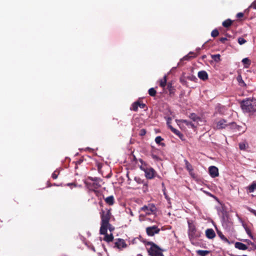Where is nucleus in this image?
I'll use <instances>...</instances> for the list:
<instances>
[{"mask_svg":"<svg viewBox=\"0 0 256 256\" xmlns=\"http://www.w3.org/2000/svg\"><path fill=\"white\" fill-rule=\"evenodd\" d=\"M240 106L244 112H256V100L250 98L243 100L240 103Z\"/></svg>","mask_w":256,"mask_h":256,"instance_id":"1","label":"nucleus"},{"mask_svg":"<svg viewBox=\"0 0 256 256\" xmlns=\"http://www.w3.org/2000/svg\"><path fill=\"white\" fill-rule=\"evenodd\" d=\"M148 246H150V248L148 250V252L150 256H164L162 253V250L156 244L152 242H148L146 244Z\"/></svg>","mask_w":256,"mask_h":256,"instance_id":"2","label":"nucleus"},{"mask_svg":"<svg viewBox=\"0 0 256 256\" xmlns=\"http://www.w3.org/2000/svg\"><path fill=\"white\" fill-rule=\"evenodd\" d=\"M188 236L190 240H192L200 238L201 236V232L196 230L195 226L189 222H188Z\"/></svg>","mask_w":256,"mask_h":256,"instance_id":"3","label":"nucleus"},{"mask_svg":"<svg viewBox=\"0 0 256 256\" xmlns=\"http://www.w3.org/2000/svg\"><path fill=\"white\" fill-rule=\"evenodd\" d=\"M140 210L141 211L145 212L146 214L150 215L156 212V208L154 204H150L147 206H143Z\"/></svg>","mask_w":256,"mask_h":256,"instance_id":"4","label":"nucleus"},{"mask_svg":"<svg viewBox=\"0 0 256 256\" xmlns=\"http://www.w3.org/2000/svg\"><path fill=\"white\" fill-rule=\"evenodd\" d=\"M101 183L102 182H88L87 180L84 182L86 186L90 191H93L101 187Z\"/></svg>","mask_w":256,"mask_h":256,"instance_id":"5","label":"nucleus"},{"mask_svg":"<svg viewBox=\"0 0 256 256\" xmlns=\"http://www.w3.org/2000/svg\"><path fill=\"white\" fill-rule=\"evenodd\" d=\"M111 214L110 210H102L101 219L102 223L104 224H110V218Z\"/></svg>","mask_w":256,"mask_h":256,"instance_id":"6","label":"nucleus"},{"mask_svg":"<svg viewBox=\"0 0 256 256\" xmlns=\"http://www.w3.org/2000/svg\"><path fill=\"white\" fill-rule=\"evenodd\" d=\"M160 232V229L156 226H148L146 228V234L150 236H152L155 234H158Z\"/></svg>","mask_w":256,"mask_h":256,"instance_id":"7","label":"nucleus"},{"mask_svg":"<svg viewBox=\"0 0 256 256\" xmlns=\"http://www.w3.org/2000/svg\"><path fill=\"white\" fill-rule=\"evenodd\" d=\"M145 176L147 179H152L154 178L156 174V172L152 167L150 166L148 168L144 171Z\"/></svg>","mask_w":256,"mask_h":256,"instance_id":"8","label":"nucleus"},{"mask_svg":"<svg viewBox=\"0 0 256 256\" xmlns=\"http://www.w3.org/2000/svg\"><path fill=\"white\" fill-rule=\"evenodd\" d=\"M228 126V124H226V121L224 119H221L216 122V128L218 130H221L225 128Z\"/></svg>","mask_w":256,"mask_h":256,"instance_id":"9","label":"nucleus"},{"mask_svg":"<svg viewBox=\"0 0 256 256\" xmlns=\"http://www.w3.org/2000/svg\"><path fill=\"white\" fill-rule=\"evenodd\" d=\"M208 172H209L210 175L212 178L217 177L219 175L218 170L215 166H210L208 168Z\"/></svg>","mask_w":256,"mask_h":256,"instance_id":"10","label":"nucleus"},{"mask_svg":"<svg viewBox=\"0 0 256 256\" xmlns=\"http://www.w3.org/2000/svg\"><path fill=\"white\" fill-rule=\"evenodd\" d=\"M115 247H116L118 249H122V248H126L127 246V244L125 241L121 238H118L114 244Z\"/></svg>","mask_w":256,"mask_h":256,"instance_id":"11","label":"nucleus"},{"mask_svg":"<svg viewBox=\"0 0 256 256\" xmlns=\"http://www.w3.org/2000/svg\"><path fill=\"white\" fill-rule=\"evenodd\" d=\"M185 165H186V169L188 171L190 174L192 176L193 178L194 177V174L193 172V168L192 164L188 162V160H184Z\"/></svg>","mask_w":256,"mask_h":256,"instance_id":"12","label":"nucleus"},{"mask_svg":"<svg viewBox=\"0 0 256 256\" xmlns=\"http://www.w3.org/2000/svg\"><path fill=\"white\" fill-rule=\"evenodd\" d=\"M108 226H110V224H104L101 222V226L100 228V232L101 234H107V230Z\"/></svg>","mask_w":256,"mask_h":256,"instance_id":"13","label":"nucleus"},{"mask_svg":"<svg viewBox=\"0 0 256 256\" xmlns=\"http://www.w3.org/2000/svg\"><path fill=\"white\" fill-rule=\"evenodd\" d=\"M169 128L172 130V132L178 136L180 140H184V134L182 133H181L178 130L174 128L172 126H169Z\"/></svg>","mask_w":256,"mask_h":256,"instance_id":"14","label":"nucleus"},{"mask_svg":"<svg viewBox=\"0 0 256 256\" xmlns=\"http://www.w3.org/2000/svg\"><path fill=\"white\" fill-rule=\"evenodd\" d=\"M206 236L209 239H212L216 236L214 231L212 228H208L206 230Z\"/></svg>","mask_w":256,"mask_h":256,"instance_id":"15","label":"nucleus"},{"mask_svg":"<svg viewBox=\"0 0 256 256\" xmlns=\"http://www.w3.org/2000/svg\"><path fill=\"white\" fill-rule=\"evenodd\" d=\"M198 77L202 80H206L208 79V73L204 70L200 71L198 74Z\"/></svg>","mask_w":256,"mask_h":256,"instance_id":"16","label":"nucleus"},{"mask_svg":"<svg viewBox=\"0 0 256 256\" xmlns=\"http://www.w3.org/2000/svg\"><path fill=\"white\" fill-rule=\"evenodd\" d=\"M138 162L140 163V164L139 165V166L142 170L144 172L145 170H146L150 167L148 164L145 162H144L142 159H138Z\"/></svg>","mask_w":256,"mask_h":256,"instance_id":"17","label":"nucleus"},{"mask_svg":"<svg viewBox=\"0 0 256 256\" xmlns=\"http://www.w3.org/2000/svg\"><path fill=\"white\" fill-rule=\"evenodd\" d=\"M235 248L240 250H246L248 249V246L240 242H236L234 244Z\"/></svg>","mask_w":256,"mask_h":256,"instance_id":"18","label":"nucleus"},{"mask_svg":"<svg viewBox=\"0 0 256 256\" xmlns=\"http://www.w3.org/2000/svg\"><path fill=\"white\" fill-rule=\"evenodd\" d=\"M167 88L169 92V94L170 96H173L174 94L176 89L174 86H172V84L168 83L167 85Z\"/></svg>","mask_w":256,"mask_h":256,"instance_id":"19","label":"nucleus"},{"mask_svg":"<svg viewBox=\"0 0 256 256\" xmlns=\"http://www.w3.org/2000/svg\"><path fill=\"white\" fill-rule=\"evenodd\" d=\"M106 202L109 206H112L114 203V198L113 196H110L104 199Z\"/></svg>","mask_w":256,"mask_h":256,"instance_id":"20","label":"nucleus"},{"mask_svg":"<svg viewBox=\"0 0 256 256\" xmlns=\"http://www.w3.org/2000/svg\"><path fill=\"white\" fill-rule=\"evenodd\" d=\"M232 20L228 18L224 21L222 23V25L226 28H228L232 26Z\"/></svg>","mask_w":256,"mask_h":256,"instance_id":"21","label":"nucleus"},{"mask_svg":"<svg viewBox=\"0 0 256 256\" xmlns=\"http://www.w3.org/2000/svg\"><path fill=\"white\" fill-rule=\"evenodd\" d=\"M244 228L246 232V234L248 235V236L252 240H255L256 238L252 234L250 229L246 225L243 224Z\"/></svg>","mask_w":256,"mask_h":256,"instance_id":"22","label":"nucleus"},{"mask_svg":"<svg viewBox=\"0 0 256 256\" xmlns=\"http://www.w3.org/2000/svg\"><path fill=\"white\" fill-rule=\"evenodd\" d=\"M236 80L238 82V84L240 86H245V87L246 86V84L243 80L241 75H238L236 78Z\"/></svg>","mask_w":256,"mask_h":256,"instance_id":"23","label":"nucleus"},{"mask_svg":"<svg viewBox=\"0 0 256 256\" xmlns=\"http://www.w3.org/2000/svg\"><path fill=\"white\" fill-rule=\"evenodd\" d=\"M167 76H164L162 79H160L159 81L160 86L162 88H164L166 84Z\"/></svg>","mask_w":256,"mask_h":256,"instance_id":"24","label":"nucleus"},{"mask_svg":"<svg viewBox=\"0 0 256 256\" xmlns=\"http://www.w3.org/2000/svg\"><path fill=\"white\" fill-rule=\"evenodd\" d=\"M104 240L108 242H111L114 240V236L112 234H110L108 235V234H104Z\"/></svg>","mask_w":256,"mask_h":256,"instance_id":"25","label":"nucleus"},{"mask_svg":"<svg viewBox=\"0 0 256 256\" xmlns=\"http://www.w3.org/2000/svg\"><path fill=\"white\" fill-rule=\"evenodd\" d=\"M247 189L248 192H253L255 190H256V183L252 182V184L247 187Z\"/></svg>","mask_w":256,"mask_h":256,"instance_id":"26","label":"nucleus"},{"mask_svg":"<svg viewBox=\"0 0 256 256\" xmlns=\"http://www.w3.org/2000/svg\"><path fill=\"white\" fill-rule=\"evenodd\" d=\"M242 62L244 64L245 68H248L251 64L250 60L247 58L242 59Z\"/></svg>","mask_w":256,"mask_h":256,"instance_id":"27","label":"nucleus"},{"mask_svg":"<svg viewBox=\"0 0 256 256\" xmlns=\"http://www.w3.org/2000/svg\"><path fill=\"white\" fill-rule=\"evenodd\" d=\"M163 140H164V139L160 136H158L155 138V142L157 144H158L160 146H165V144L164 143L161 142Z\"/></svg>","mask_w":256,"mask_h":256,"instance_id":"28","label":"nucleus"},{"mask_svg":"<svg viewBox=\"0 0 256 256\" xmlns=\"http://www.w3.org/2000/svg\"><path fill=\"white\" fill-rule=\"evenodd\" d=\"M196 253L200 256H206L210 253V252L206 250H198Z\"/></svg>","mask_w":256,"mask_h":256,"instance_id":"29","label":"nucleus"},{"mask_svg":"<svg viewBox=\"0 0 256 256\" xmlns=\"http://www.w3.org/2000/svg\"><path fill=\"white\" fill-rule=\"evenodd\" d=\"M88 180H91V182H102V180L100 178H97V177H94V178H92V177H91V176H89L88 178Z\"/></svg>","mask_w":256,"mask_h":256,"instance_id":"30","label":"nucleus"},{"mask_svg":"<svg viewBox=\"0 0 256 256\" xmlns=\"http://www.w3.org/2000/svg\"><path fill=\"white\" fill-rule=\"evenodd\" d=\"M138 100L134 102L132 104V106L130 108V110H132L134 112H136L138 109Z\"/></svg>","mask_w":256,"mask_h":256,"instance_id":"31","label":"nucleus"},{"mask_svg":"<svg viewBox=\"0 0 256 256\" xmlns=\"http://www.w3.org/2000/svg\"><path fill=\"white\" fill-rule=\"evenodd\" d=\"M180 122L188 126H190L192 128H194L195 127L194 124H192L191 122L188 121V120H180Z\"/></svg>","mask_w":256,"mask_h":256,"instance_id":"32","label":"nucleus"},{"mask_svg":"<svg viewBox=\"0 0 256 256\" xmlns=\"http://www.w3.org/2000/svg\"><path fill=\"white\" fill-rule=\"evenodd\" d=\"M244 242H246L248 245H250L252 246V248H250L251 250H256V244H254V242H252L250 240H245Z\"/></svg>","mask_w":256,"mask_h":256,"instance_id":"33","label":"nucleus"},{"mask_svg":"<svg viewBox=\"0 0 256 256\" xmlns=\"http://www.w3.org/2000/svg\"><path fill=\"white\" fill-rule=\"evenodd\" d=\"M212 58L216 62H218L220 60V56L219 54H213L211 56Z\"/></svg>","mask_w":256,"mask_h":256,"instance_id":"34","label":"nucleus"},{"mask_svg":"<svg viewBox=\"0 0 256 256\" xmlns=\"http://www.w3.org/2000/svg\"><path fill=\"white\" fill-rule=\"evenodd\" d=\"M186 79L194 82H196V81L198 80V78H196V76L194 75L187 76L186 77Z\"/></svg>","mask_w":256,"mask_h":256,"instance_id":"35","label":"nucleus"},{"mask_svg":"<svg viewBox=\"0 0 256 256\" xmlns=\"http://www.w3.org/2000/svg\"><path fill=\"white\" fill-rule=\"evenodd\" d=\"M189 117L190 119H192L194 122L198 120L200 118L197 115L194 113L190 114Z\"/></svg>","mask_w":256,"mask_h":256,"instance_id":"36","label":"nucleus"},{"mask_svg":"<svg viewBox=\"0 0 256 256\" xmlns=\"http://www.w3.org/2000/svg\"><path fill=\"white\" fill-rule=\"evenodd\" d=\"M156 92L154 88H150L148 90V94L152 96H155L156 94Z\"/></svg>","mask_w":256,"mask_h":256,"instance_id":"37","label":"nucleus"},{"mask_svg":"<svg viewBox=\"0 0 256 256\" xmlns=\"http://www.w3.org/2000/svg\"><path fill=\"white\" fill-rule=\"evenodd\" d=\"M247 146H248V144H246V142H240L239 144V148L241 150H246V148Z\"/></svg>","mask_w":256,"mask_h":256,"instance_id":"38","label":"nucleus"},{"mask_svg":"<svg viewBox=\"0 0 256 256\" xmlns=\"http://www.w3.org/2000/svg\"><path fill=\"white\" fill-rule=\"evenodd\" d=\"M218 34L219 32L216 29L213 30L211 32V36L214 38L216 37Z\"/></svg>","mask_w":256,"mask_h":256,"instance_id":"39","label":"nucleus"},{"mask_svg":"<svg viewBox=\"0 0 256 256\" xmlns=\"http://www.w3.org/2000/svg\"><path fill=\"white\" fill-rule=\"evenodd\" d=\"M228 126H230V128H238L240 127L238 126H237L236 123L232 122L228 124Z\"/></svg>","mask_w":256,"mask_h":256,"instance_id":"40","label":"nucleus"},{"mask_svg":"<svg viewBox=\"0 0 256 256\" xmlns=\"http://www.w3.org/2000/svg\"><path fill=\"white\" fill-rule=\"evenodd\" d=\"M92 192H94V194L97 197L99 198L101 196H102L104 197L102 192L98 190V189L94 190Z\"/></svg>","mask_w":256,"mask_h":256,"instance_id":"41","label":"nucleus"},{"mask_svg":"<svg viewBox=\"0 0 256 256\" xmlns=\"http://www.w3.org/2000/svg\"><path fill=\"white\" fill-rule=\"evenodd\" d=\"M246 42V40L243 38L240 37L238 38V42L240 45H242V44H245Z\"/></svg>","mask_w":256,"mask_h":256,"instance_id":"42","label":"nucleus"},{"mask_svg":"<svg viewBox=\"0 0 256 256\" xmlns=\"http://www.w3.org/2000/svg\"><path fill=\"white\" fill-rule=\"evenodd\" d=\"M186 79V77H181L180 78V82L183 85L187 86V82Z\"/></svg>","mask_w":256,"mask_h":256,"instance_id":"43","label":"nucleus"},{"mask_svg":"<svg viewBox=\"0 0 256 256\" xmlns=\"http://www.w3.org/2000/svg\"><path fill=\"white\" fill-rule=\"evenodd\" d=\"M218 234L222 240L226 242H228V240L223 235V234H222V232H218Z\"/></svg>","mask_w":256,"mask_h":256,"instance_id":"44","label":"nucleus"},{"mask_svg":"<svg viewBox=\"0 0 256 256\" xmlns=\"http://www.w3.org/2000/svg\"><path fill=\"white\" fill-rule=\"evenodd\" d=\"M146 131L145 129L142 128L140 130L139 135L140 136H144L146 134Z\"/></svg>","mask_w":256,"mask_h":256,"instance_id":"45","label":"nucleus"},{"mask_svg":"<svg viewBox=\"0 0 256 256\" xmlns=\"http://www.w3.org/2000/svg\"><path fill=\"white\" fill-rule=\"evenodd\" d=\"M59 174V172H57L56 171L54 172L52 174V178L53 179L55 180V179H56L57 178H58V174Z\"/></svg>","mask_w":256,"mask_h":256,"instance_id":"46","label":"nucleus"},{"mask_svg":"<svg viewBox=\"0 0 256 256\" xmlns=\"http://www.w3.org/2000/svg\"><path fill=\"white\" fill-rule=\"evenodd\" d=\"M138 107H140L141 108H144L145 107H146V104L144 103L140 102V101L138 100Z\"/></svg>","mask_w":256,"mask_h":256,"instance_id":"47","label":"nucleus"},{"mask_svg":"<svg viewBox=\"0 0 256 256\" xmlns=\"http://www.w3.org/2000/svg\"><path fill=\"white\" fill-rule=\"evenodd\" d=\"M151 156L152 158L158 161L160 160V158L156 154H152Z\"/></svg>","mask_w":256,"mask_h":256,"instance_id":"48","label":"nucleus"},{"mask_svg":"<svg viewBox=\"0 0 256 256\" xmlns=\"http://www.w3.org/2000/svg\"><path fill=\"white\" fill-rule=\"evenodd\" d=\"M134 180L138 184H144V180H142L140 178H135Z\"/></svg>","mask_w":256,"mask_h":256,"instance_id":"49","label":"nucleus"},{"mask_svg":"<svg viewBox=\"0 0 256 256\" xmlns=\"http://www.w3.org/2000/svg\"><path fill=\"white\" fill-rule=\"evenodd\" d=\"M248 210L256 216V210H253L250 208H248Z\"/></svg>","mask_w":256,"mask_h":256,"instance_id":"50","label":"nucleus"},{"mask_svg":"<svg viewBox=\"0 0 256 256\" xmlns=\"http://www.w3.org/2000/svg\"><path fill=\"white\" fill-rule=\"evenodd\" d=\"M244 14L242 12H238L236 14V18H242L244 16Z\"/></svg>","mask_w":256,"mask_h":256,"instance_id":"51","label":"nucleus"},{"mask_svg":"<svg viewBox=\"0 0 256 256\" xmlns=\"http://www.w3.org/2000/svg\"><path fill=\"white\" fill-rule=\"evenodd\" d=\"M228 39L226 38H220V41L222 42V43H224L226 40H227Z\"/></svg>","mask_w":256,"mask_h":256,"instance_id":"52","label":"nucleus"},{"mask_svg":"<svg viewBox=\"0 0 256 256\" xmlns=\"http://www.w3.org/2000/svg\"><path fill=\"white\" fill-rule=\"evenodd\" d=\"M250 7L256 10V2H254L252 3Z\"/></svg>","mask_w":256,"mask_h":256,"instance_id":"53","label":"nucleus"},{"mask_svg":"<svg viewBox=\"0 0 256 256\" xmlns=\"http://www.w3.org/2000/svg\"><path fill=\"white\" fill-rule=\"evenodd\" d=\"M170 120H171L170 118H168V120H167V122H166V124H167L168 128H169V126H171L170 124Z\"/></svg>","mask_w":256,"mask_h":256,"instance_id":"54","label":"nucleus"},{"mask_svg":"<svg viewBox=\"0 0 256 256\" xmlns=\"http://www.w3.org/2000/svg\"><path fill=\"white\" fill-rule=\"evenodd\" d=\"M108 228L109 229V230H110V231H112V230H114V229L113 228H112V226H111V225H110V226H108Z\"/></svg>","mask_w":256,"mask_h":256,"instance_id":"55","label":"nucleus"},{"mask_svg":"<svg viewBox=\"0 0 256 256\" xmlns=\"http://www.w3.org/2000/svg\"><path fill=\"white\" fill-rule=\"evenodd\" d=\"M194 54V53H192V52H190V53H189V54H188V57H193V58H194V57H196V55H195V54H194V56H190V54Z\"/></svg>","mask_w":256,"mask_h":256,"instance_id":"56","label":"nucleus"},{"mask_svg":"<svg viewBox=\"0 0 256 256\" xmlns=\"http://www.w3.org/2000/svg\"><path fill=\"white\" fill-rule=\"evenodd\" d=\"M134 160L136 162L138 161V160H137L135 156L134 158Z\"/></svg>","mask_w":256,"mask_h":256,"instance_id":"57","label":"nucleus"},{"mask_svg":"<svg viewBox=\"0 0 256 256\" xmlns=\"http://www.w3.org/2000/svg\"><path fill=\"white\" fill-rule=\"evenodd\" d=\"M138 256H142V254H138Z\"/></svg>","mask_w":256,"mask_h":256,"instance_id":"58","label":"nucleus"},{"mask_svg":"<svg viewBox=\"0 0 256 256\" xmlns=\"http://www.w3.org/2000/svg\"><path fill=\"white\" fill-rule=\"evenodd\" d=\"M205 57H206V56H203V58H205Z\"/></svg>","mask_w":256,"mask_h":256,"instance_id":"59","label":"nucleus"},{"mask_svg":"<svg viewBox=\"0 0 256 256\" xmlns=\"http://www.w3.org/2000/svg\"><path fill=\"white\" fill-rule=\"evenodd\" d=\"M2 221L0 220V222H2Z\"/></svg>","mask_w":256,"mask_h":256,"instance_id":"60","label":"nucleus"},{"mask_svg":"<svg viewBox=\"0 0 256 256\" xmlns=\"http://www.w3.org/2000/svg\"><path fill=\"white\" fill-rule=\"evenodd\" d=\"M100 204L101 205L102 204V202H100Z\"/></svg>","mask_w":256,"mask_h":256,"instance_id":"61","label":"nucleus"},{"mask_svg":"<svg viewBox=\"0 0 256 256\" xmlns=\"http://www.w3.org/2000/svg\"><path fill=\"white\" fill-rule=\"evenodd\" d=\"M246 256V255H243V256Z\"/></svg>","mask_w":256,"mask_h":256,"instance_id":"62","label":"nucleus"}]
</instances>
